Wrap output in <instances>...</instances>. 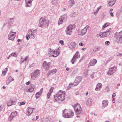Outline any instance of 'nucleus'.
Wrapping results in <instances>:
<instances>
[{
    "mask_svg": "<svg viewBox=\"0 0 122 122\" xmlns=\"http://www.w3.org/2000/svg\"><path fill=\"white\" fill-rule=\"evenodd\" d=\"M65 91H60L54 96L53 99L54 102H57L58 101H63L65 99Z\"/></svg>",
    "mask_w": 122,
    "mask_h": 122,
    "instance_id": "nucleus-1",
    "label": "nucleus"
},
{
    "mask_svg": "<svg viewBox=\"0 0 122 122\" xmlns=\"http://www.w3.org/2000/svg\"><path fill=\"white\" fill-rule=\"evenodd\" d=\"M37 34V30H33V29H30L28 30L27 33L26 38V40H28L31 38L34 39L36 36Z\"/></svg>",
    "mask_w": 122,
    "mask_h": 122,
    "instance_id": "nucleus-2",
    "label": "nucleus"
},
{
    "mask_svg": "<svg viewBox=\"0 0 122 122\" xmlns=\"http://www.w3.org/2000/svg\"><path fill=\"white\" fill-rule=\"evenodd\" d=\"M62 115L63 117L65 118H71L73 116V112L71 109H68L66 111L64 110Z\"/></svg>",
    "mask_w": 122,
    "mask_h": 122,
    "instance_id": "nucleus-3",
    "label": "nucleus"
},
{
    "mask_svg": "<svg viewBox=\"0 0 122 122\" xmlns=\"http://www.w3.org/2000/svg\"><path fill=\"white\" fill-rule=\"evenodd\" d=\"M49 24L48 20L45 19L41 17L40 19L39 25L41 27H46L49 25Z\"/></svg>",
    "mask_w": 122,
    "mask_h": 122,
    "instance_id": "nucleus-4",
    "label": "nucleus"
},
{
    "mask_svg": "<svg viewBox=\"0 0 122 122\" xmlns=\"http://www.w3.org/2000/svg\"><path fill=\"white\" fill-rule=\"evenodd\" d=\"M60 52V50L58 48L56 50H53L50 49L49 52V56L56 57L59 55Z\"/></svg>",
    "mask_w": 122,
    "mask_h": 122,
    "instance_id": "nucleus-5",
    "label": "nucleus"
},
{
    "mask_svg": "<svg viewBox=\"0 0 122 122\" xmlns=\"http://www.w3.org/2000/svg\"><path fill=\"white\" fill-rule=\"evenodd\" d=\"M80 55L79 51H77L71 60L70 61L72 64H74L77 61L78 59L80 57Z\"/></svg>",
    "mask_w": 122,
    "mask_h": 122,
    "instance_id": "nucleus-6",
    "label": "nucleus"
},
{
    "mask_svg": "<svg viewBox=\"0 0 122 122\" xmlns=\"http://www.w3.org/2000/svg\"><path fill=\"white\" fill-rule=\"evenodd\" d=\"M75 27V25L74 24L70 25H68L66 28L65 32L67 35H70L72 32V30Z\"/></svg>",
    "mask_w": 122,
    "mask_h": 122,
    "instance_id": "nucleus-7",
    "label": "nucleus"
},
{
    "mask_svg": "<svg viewBox=\"0 0 122 122\" xmlns=\"http://www.w3.org/2000/svg\"><path fill=\"white\" fill-rule=\"evenodd\" d=\"M73 107L77 114H80L81 113L82 111L81 108L79 104L76 103L74 106Z\"/></svg>",
    "mask_w": 122,
    "mask_h": 122,
    "instance_id": "nucleus-8",
    "label": "nucleus"
},
{
    "mask_svg": "<svg viewBox=\"0 0 122 122\" xmlns=\"http://www.w3.org/2000/svg\"><path fill=\"white\" fill-rule=\"evenodd\" d=\"M40 71L39 70H36L31 74V78L33 80H35L40 75Z\"/></svg>",
    "mask_w": 122,
    "mask_h": 122,
    "instance_id": "nucleus-9",
    "label": "nucleus"
},
{
    "mask_svg": "<svg viewBox=\"0 0 122 122\" xmlns=\"http://www.w3.org/2000/svg\"><path fill=\"white\" fill-rule=\"evenodd\" d=\"M117 68V67L115 66L110 68L107 73V75L108 76H111L116 71Z\"/></svg>",
    "mask_w": 122,
    "mask_h": 122,
    "instance_id": "nucleus-10",
    "label": "nucleus"
},
{
    "mask_svg": "<svg viewBox=\"0 0 122 122\" xmlns=\"http://www.w3.org/2000/svg\"><path fill=\"white\" fill-rule=\"evenodd\" d=\"M17 100L15 97H13L11 98L10 100L7 103V105L9 107L12 105L15 104Z\"/></svg>",
    "mask_w": 122,
    "mask_h": 122,
    "instance_id": "nucleus-11",
    "label": "nucleus"
},
{
    "mask_svg": "<svg viewBox=\"0 0 122 122\" xmlns=\"http://www.w3.org/2000/svg\"><path fill=\"white\" fill-rule=\"evenodd\" d=\"M16 33L14 32L12 30L10 31V33L8 35V39L12 41L14 40L16 36Z\"/></svg>",
    "mask_w": 122,
    "mask_h": 122,
    "instance_id": "nucleus-12",
    "label": "nucleus"
},
{
    "mask_svg": "<svg viewBox=\"0 0 122 122\" xmlns=\"http://www.w3.org/2000/svg\"><path fill=\"white\" fill-rule=\"evenodd\" d=\"M34 108L31 107H28L25 113L28 116H30L32 113L33 109Z\"/></svg>",
    "mask_w": 122,
    "mask_h": 122,
    "instance_id": "nucleus-13",
    "label": "nucleus"
},
{
    "mask_svg": "<svg viewBox=\"0 0 122 122\" xmlns=\"http://www.w3.org/2000/svg\"><path fill=\"white\" fill-rule=\"evenodd\" d=\"M35 87V86L33 84H31L29 87L25 89V91L27 92H32L34 91Z\"/></svg>",
    "mask_w": 122,
    "mask_h": 122,
    "instance_id": "nucleus-14",
    "label": "nucleus"
},
{
    "mask_svg": "<svg viewBox=\"0 0 122 122\" xmlns=\"http://www.w3.org/2000/svg\"><path fill=\"white\" fill-rule=\"evenodd\" d=\"M43 67L45 70H47L50 67V63H47L46 61H44L43 64Z\"/></svg>",
    "mask_w": 122,
    "mask_h": 122,
    "instance_id": "nucleus-15",
    "label": "nucleus"
},
{
    "mask_svg": "<svg viewBox=\"0 0 122 122\" xmlns=\"http://www.w3.org/2000/svg\"><path fill=\"white\" fill-rule=\"evenodd\" d=\"M82 79V77L81 76H79L77 77L74 81L73 85L74 86L77 85L81 81Z\"/></svg>",
    "mask_w": 122,
    "mask_h": 122,
    "instance_id": "nucleus-16",
    "label": "nucleus"
},
{
    "mask_svg": "<svg viewBox=\"0 0 122 122\" xmlns=\"http://www.w3.org/2000/svg\"><path fill=\"white\" fill-rule=\"evenodd\" d=\"M34 0H25V6L26 7H30L32 6V3Z\"/></svg>",
    "mask_w": 122,
    "mask_h": 122,
    "instance_id": "nucleus-17",
    "label": "nucleus"
},
{
    "mask_svg": "<svg viewBox=\"0 0 122 122\" xmlns=\"http://www.w3.org/2000/svg\"><path fill=\"white\" fill-rule=\"evenodd\" d=\"M89 26L88 25H86L83 29L82 30L81 32L80 35H83L85 34L87 31V30L88 29Z\"/></svg>",
    "mask_w": 122,
    "mask_h": 122,
    "instance_id": "nucleus-18",
    "label": "nucleus"
},
{
    "mask_svg": "<svg viewBox=\"0 0 122 122\" xmlns=\"http://www.w3.org/2000/svg\"><path fill=\"white\" fill-rule=\"evenodd\" d=\"M97 62V60L96 59H93L91 60L89 64L88 67H89L90 66H94L96 63Z\"/></svg>",
    "mask_w": 122,
    "mask_h": 122,
    "instance_id": "nucleus-19",
    "label": "nucleus"
},
{
    "mask_svg": "<svg viewBox=\"0 0 122 122\" xmlns=\"http://www.w3.org/2000/svg\"><path fill=\"white\" fill-rule=\"evenodd\" d=\"M93 100L91 98H89L87 99L86 102V103L87 105L90 106L92 104Z\"/></svg>",
    "mask_w": 122,
    "mask_h": 122,
    "instance_id": "nucleus-20",
    "label": "nucleus"
},
{
    "mask_svg": "<svg viewBox=\"0 0 122 122\" xmlns=\"http://www.w3.org/2000/svg\"><path fill=\"white\" fill-rule=\"evenodd\" d=\"M57 70L56 69H54L51 71H50L48 72L47 75L49 76L50 75H51L56 73L57 72Z\"/></svg>",
    "mask_w": 122,
    "mask_h": 122,
    "instance_id": "nucleus-21",
    "label": "nucleus"
},
{
    "mask_svg": "<svg viewBox=\"0 0 122 122\" xmlns=\"http://www.w3.org/2000/svg\"><path fill=\"white\" fill-rule=\"evenodd\" d=\"M68 7L69 8H71L74 4L75 2L73 0H71L69 1L67 3Z\"/></svg>",
    "mask_w": 122,
    "mask_h": 122,
    "instance_id": "nucleus-22",
    "label": "nucleus"
},
{
    "mask_svg": "<svg viewBox=\"0 0 122 122\" xmlns=\"http://www.w3.org/2000/svg\"><path fill=\"white\" fill-rule=\"evenodd\" d=\"M108 104V101L107 100H105L102 102V107L103 108H105L107 107Z\"/></svg>",
    "mask_w": 122,
    "mask_h": 122,
    "instance_id": "nucleus-23",
    "label": "nucleus"
},
{
    "mask_svg": "<svg viewBox=\"0 0 122 122\" xmlns=\"http://www.w3.org/2000/svg\"><path fill=\"white\" fill-rule=\"evenodd\" d=\"M118 36V41L119 42L122 43V30L119 33Z\"/></svg>",
    "mask_w": 122,
    "mask_h": 122,
    "instance_id": "nucleus-24",
    "label": "nucleus"
},
{
    "mask_svg": "<svg viewBox=\"0 0 122 122\" xmlns=\"http://www.w3.org/2000/svg\"><path fill=\"white\" fill-rule=\"evenodd\" d=\"M76 45V44L75 43L72 42L69 45V47L71 50H74L75 49Z\"/></svg>",
    "mask_w": 122,
    "mask_h": 122,
    "instance_id": "nucleus-25",
    "label": "nucleus"
},
{
    "mask_svg": "<svg viewBox=\"0 0 122 122\" xmlns=\"http://www.w3.org/2000/svg\"><path fill=\"white\" fill-rule=\"evenodd\" d=\"M54 89L53 87H51L50 89L49 92L47 94V97L48 99L49 98L51 95Z\"/></svg>",
    "mask_w": 122,
    "mask_h": 122,
    "instance_id": "nucleus-26",
    "label": "nucleus"
},
{
    "mask_svg": "<svg viewBox=\"0 0 122 122\" xmlns=\"http://www.w3.org/2000/svg\"><path fill=\"white\" fill-rule=\"evenodd\" d=\"M116 1V0H110L108 2L109 6H112L115 3Z\"/></svg>",
    "mask_w": 122,
    "mask_h": 122,
    "instance_id": "nucleus-27",
    "label": "nucleus"
},
{
    "mask_svg": "<svg viewBox=\"0 0 122 122\" xmlns=\"http://www.w3.org/2000/svg\"><path fill=\"white\" fill-rule=\"evenodd\" d=\"M102 84L100 83H99L97 85L96 87L95 88L96 91L99 90L102 87Z\"/></svg>",
    "mask_w": 122,
    "mask_h": 122,
    "instance_id": "nucleus-28",
    "label": "nucleus"
},
{
    "mask_svg": "<svg viewBox=\"0 0 122 122\" xmlns=\"http://www.w3.org/2000/svg\"><path fill=\"white\" fill-rule=\"evenodd\" d=\"M8 70V68L7 67L5 69H3L2 71V73L1 74L2 76H5Z\"/></svg>",
    "mask_w": 122,
    "mask_h": 122,
    "instance_id": "nucleus-29",
    "label": "nucleus"
},
{
    "mask_svg": "<svg viewBox=\"0 0 122 122\" xmlns=\"http://www.w3.org/2000/svg\"><path fill=\"white\" fill-rule=\"evenodd\" d=\"M60 1V0H52L51 3L52 5H56L58 4Z\"/></svg>",
    "mask_w": 122,
    "mask_h": 122,
    "instance_id": "nucleus-30",
    "label": "nucleus"
},
{
    "mask_svg": "<svg viewBox=\"0 0 122 122\" xmlns=\"http://www.w3.org/2000/svg\"><path fill=\"white\" fill-rule=\"evenodd\" d=\"M111 30V28H110L107 30L106 31L104 32L105 33L106 36H108L109 35Z\"/></svg>",
    "mask_w": 122,
    "mask_h": 122,
    "instance_id": "nucleus-31",
    "label": "nucleus"
},
{
    "mask_svg": "<svg viewBox=\"0 0 122 122\" xmlns=\"http://www.w3.org/2000/svg\"><path fill=\"white\" fill-rule=\"evenodd\" d=\"M102 7L101 6H100L99 7H98L97 10H94L93 13V14L95 15H96L98 12L99 10Z\"/></svg>",
    "mask_w": 122,
    "mask_h": 122,
    "instance_id": "nucleus-32",
    "label": "nucleus"
},
{
    "mask_svg": "<svg viewBox=\"0 0 122 122\" xmlns=\"http://www.w3.org/2000/svg\"><path fill=\"white\" fill-rule=\"evenodd\" d=\"M99 35L101 37H104L106 36L104 32H100L99 34Z\"/></svg>",
    "mask_w": 122,
    "mask_h": 122,
    "instance_id": "nucleus-33",
    "label": "nucleus"
},
{
    "mask_svg": "<svg viewBox=\"0 0 122 122\" xmlns=\"http://www.w3.org/2000/svg\"><path fill=\"white\" fill-rule=\"evenodd\" d=\"M60 18H62V19L64 21L67 19V15L66 14H64L62 16H61Z\"/></svg>",
    "mask_w": 122,
    "mask_h": 122,
    "instance_id": "nucleus-34",
    "label": "nucleus"
},
{
    "mask_svg": "<svg viewBox=\"0 0 122 122\" xmlns=\"http://www.w3.org/2000/svg\"><path fill=\"white\" fill-rule=\"evenodd\" d=\"M17 114V112L16 111H15L12 112L11 114V115L13 117H15Z\"/></svg>",
    "mask_w": 122,
    "mask_h": 122,
    "instance_id": "nucleus-35",
    "label": "nucleus"
},
{
    "mask_svg": "<svg viewBox=\"0 0 122 122\" xmlns=\"http://www.w3.org/2000/svg\"><path fill=\"white\" fill-rule=\"evenodd\" d=\"M63 21L62 19V18L60 17L58 22V24L59 25L60 24H62L63 23Z\"/></svg>",
    "mask_w": 122,
    "mask_h": 122,
    "instance_id": "nucleus-36",
    "label": "nucleus"
},
{
    "mask_svg": "<svg viewBox=\"0 0 122 122\" xmlns=\"http://www.w3.org/2000/svg\"><path fill=\"white\" fill-rule=\"evenodd\" d=\"M76 15V13L75 12H72L70 15V16L72 17H74Z\"/></svg>",
    "mask_w": 122,
    "mask_h": 122,
    "instance_id": "nucleus-37",
    "label": "nucleus"
},
{
    "mask_svg": "<svg viewBox=\"0 0 122 122\" xmlns=\"http://www.w3.org/2000/svg\"><path fill=\"white\" fill-rule=\"evenodd\" d=\"M11 56H12L16 57L18 54L17 52H14L13 53H12L11 54Z\"/></svg>",
    "mask_w": 122,
    "mask_h": 122,
    "instance_id": "nucleus-38",
    "label": "nucleus"
},
{
    "mask_svg": "<svg viewBox=\"0 0 122 122\" xmlns=\"http://www.w3.org/2000/svg\"><path fill=\"white\" fill-rule=\"evenodd\" d=\"M109 25V24L108 23H106L103 26L102 29H104L106 27Z\"/></svg>",
    "mask_w": 122,
    "mask_h": 122,
    "instance_id": "nucleus-39",
    "label": "nucleus"
},
{
    "mask_svg": "<svg viewBox=\"0 0 122 122\" xmlns=\"http://www.w3.org/2000/svg\"><path fill=\"white\" fill-rule=\"evenodd\" d=\"M41 94V93H38V92H37L36 93V98H39L40 96V95Z\"/></svg>",
    "mask_w": 122,
    "mask_h": 122,
    "instance_id": "nucleus-40",
    "label": "nucleus"
},
{
    "mask_svg": "<svg viewBox=\"0 0 122 122\" xmlns=\"http://www.w3.org/2000/svg\"><path fill=\"white\" fill-rule=\"evenodd\" d=\"M73 84L72 83H71L69 84V86L67 87V89H70L72 87Z\"/></svg>",
    "mask_w": 122,
    "mask_h": 122,
    "instance_id": "nucleus-41",
    "label": "nucleus"
},
{
    "mask_svg": "<svg viewBox=\"0 0 122 122\" xmlns=\"http://www.w3.org/2000/svg\"><path fill=\"white\" fill-rule=\"evenodd\" d=\"M59 42L62 45H64V41L62 40H60L59 41Z\"/></svg>",
    "mask_w": 122,
    "mask_h": 122,
    "instance_id": "nucleus-42",
    "label": "nucleus"
},
{
    "mask_svg": "<svg viewBox=\"0 0 122 122\" xmlns=\"http://www.w3.org/2000/svg\"><path fill=\"white\" fill-rule=\"evenodd\" d=\"M7 79L9 80V81H10L11 82L13 81L14 80V79L10 76Z\"/></svg>",
    "mask_w": 122,
    "mask_h": 122,
    "instance_id": "nucleus-43",
    "label": "nucleus"
},
{
    "mask_svg": "<svg viewBox=\"0 0 122 122\" xmlns=\"http://www.w3.org/2000/svg\"><path fill=\"white\" fill-rule=\"evenodd\" d=\"M14 117L12 116L11 115L9 116V118L8 119V120L10 121H12L13 118Z\"/></svg>",
    "mask_w": 122,
    "mask_h": 122,
    "instance_id": "nucleus-44",
    "label": "nucleus"
},
{
    "mask_svg": "<svg viewBox=\"0 0 122 122\" xmlns=\"http://www.w3.org/2000/svg\"><path fill=\"white\" fill-rule=\"evenodd\" d=\"M109 88L108 86H107L106 87L105 89V92H108L109 91Z\"/></svg>",
    "mask_w": 122,
    "mask_h": 122,
    "instance_id": "nucleus-45",
    "label": "nucleus"
},
{
    "mask_svg": "<svg viewBox=\"0 0 122 122\" xmlns=\"http://www.w3.org/2000/svg\"><path fill=\"white\" fill-rule=\"evenodd\" d=\"M110 44V42L109 41H106L105 43V45L107 46H108Z\"/></svg>",
    "mask_w": 122,
    "mask_h": 122,
    "instance_id": "nucleus-46",
    "label": "nucleus"
},
{
    "mask_svg": "<svg viewBox=\"0 0 122 122\" xmlns=\"http://www.w3.org/2000/svg\"><path fill=\"white\" fill-rule=\"evenodd\" d=\"M84 74L86 75H87L88 74V71L87 70H85L84 71Z\"/></svg>",
    "mask_w": 122,
    "mask_h": 122,
    "instance_id": "nucleus-47",
    "label": "nucleus"
},
{
    "mask_svg": "<svg viewBox=\"0 0 122 122\" xmlns=\"http://www.w3.org/2000/svg\"><path fill=\"white\" fill-rule=\"evenodd\" d=\"M25 102H19L18 103L19 104H20V105H23L25 104Z\"/></svg>",
    "mask_w": 122,
    "mask_h": 122,
    "instance_id": "nucleus-48",
    "label": "nucleus"
},
{
    "mask_svg": "<svg viewBox=\"0 0 122 122\" xmlns=\"http://www.w3.org/2000/svg\"><path fill=\"white\" fill-rule=\"evenodd\" d=\"M112 59V58H110L109 59L107 60V61L106 62V64L108 63L110 61H111Z\"/></svg>",
    "mask_w": 122,
    "mask_h": 122,
    "instance_id": "nucleus-49",
    "label": "nucleus"
},
{
    "mask_svg": "<svg viewBox=\"0 0 122 122\" xmlns=\"http://www.w3.org/2000/svg\"><path fill=\"white\" fill-rule=\"evenodd\" d=\"M10 82V81L7 79L6 81V84L7 85H8Z\"/></svg>",
    "mask_w": 122,
    "mask_h": 122,
    "instance_id": "nucleus-50",
    "label": "nucleus"
},
{
    "mask_svg": "<svg viewBox=\"0 0 122 122\" xmlns=\"http://www.w3.org/2000/svg\"><path fill=\"white\" fill-rule=\"evenodd\" d=\"M22 57L20 59V61L22 63H23L24 61H25L24 60V58H23Z\"/></svg>",
    "mask_w": 122,
    "mask_h": 122,
    "instance_id": "nucleus-51",
    "label": "nucleus"
},
{
    "mask_svg": "<svg viewBox=\"0 0 122 122\" xmlns=\"http://www.w3.org/2000/svg\"><path fill=\"white\" fill-rule=\"evenodd\" d=\"M29 57V56H26L25 58H24V60L25 61H27V60L28 59Z\"/></svg>",
    "mask_w": 122,
    "mask_h": 122,
    "instance_id": "nucleus-52",
    "label": "nucleus"
},
{
    "mask_svg": "<svg viewBox=\"0 0 122 122\" xmlns=\"http://www.w3.org/2000/svg\"><path fill=\"white\" fill-rule=\"evenodd\" d=\"M35 63H33L30 66V67H34L35 65Z\"/></svg>",
    "mask_w": 122,
    "mask_h": 122,
    "instance_id": "nucleus-53",
    "label": "nucleus"
},
{
    "mask_svg": "<svg viewBox=\"0 0 122 122\" xmlns=\"http://www.w3.org/2000/svg\"><path fill=\"white\" fill-rule=\"evenodd\" d=\"M9 20H10V21H11V22H13V21L14 20V18H10L9 19Z\"/></svg>",
    "mask_w": 122,
    "mask_h": 122,
    "instance_id": "nucleus-54",
    "label": "nucleus"
},
{
    "mask_svg": "<svg viewBox=\"0 0 122 122\" xmlns=\"http://www.w3.org/2000/svg\"><path fill=\"white\" fill-rule=\"evenodd\" d=\"M43 88H41V89L40 91L39 92H38V93H41L42 94V92L43 91Z\"/></svg>",
    "mask_w": 122,
    "mask_h": 122,
    "instance_id": "nucleus-55",
    "label": "nucleus"
},
{
    "mask_svg": "<svg viewBox=\"0 0 122 122\" xmlns=\"http://www.w3.org/2000/svg\"><path fill=\"white\" fill-rule=\"evenodd\" d=\"M84 59L83 57H82L79 61V62H80L82 61Z\"/></svg>",
    "mask_w": 122,
    "mask_h": 122,
    "instance_id": "nucleus-56",
    "label": "nucleus"
},
{
    "mask_svg": "<svg viewBox=\"0 0 122 122\" xmlns=\"http://www.w3.org/2000/svg\"><path fill=\"white\" fill-rule=\"evenodd\" d=\"M79 45L80 46H83L84 45V44L82 43V42H81V43H79Z\"/></svg>",
    "mask_w": 122,
    "mask_h": 122,
    "instance_id": "nucleus-57",
    "label": "nucleus"
},
{
    "mask_svg": "<svg viewBox=\"0 0 122 122\" xmlns=\"http://www.w3.org/2000/svg\"><path fill=\"white\" fill-rule=\"evenodd\" d=\"M110 15L111 16L113 17L114 16L113 13L110 12Z\"/></svg>",
    "mask_w": 122,
    "mask_h": 122,
    "instance_id": "nucleus-58",
    "label": "nucleus"
},
{
    "mask_svg": "<svg viewBox=\"0 0 122 122\" xmlns=\"http://www.w3.org/2000/svg\"><path fill=\"white\" fill-rule=\"evenodd\" d=\"M95 73H93V74H91V77L92 78H93V77H94V74Z\"/></svg>",
    "mask_w": 122,
    "mask_h": 122,
    "instance_id": "nucleus-59",
    "label": "nucleus"
},
{
    "mask_svg": "<svg viewBox=\"0 0 122 122\" xmlns=\"http://www.w3.org/2000/svg\"><path fill=\"white\" fill-rule=\"evenodd\" d=\"M116 94L115 93H114L112 94V98H114V97L115 96Z\"/></svg>",
    "mask_w": 122,
    "mask_h": 122,
    "instance_id": "nucleus-60",
    "label": "nucleus"
},
{
    "mask_svg": "<svg viewBox=\"0 0 122 122\" xmlns=\"http://www.w3.org/2000/svg\"><path fill=\"white\" fill-rule=\"evenodd\" d=\"M117 56H122V53H119L117 55Z\"/></svg>",
    "mask_w": 122,
    "mask_h": 122,
    "instance_id": "nucleus-61",
    "label": "nucleus"
},
{
    "mask_svg": "<svg viewBox=\"0 0 122 122\" xmlns=\"http://www.w3.org/2000/svg\"><path fill=\"white\" fill-rule=\"evenodd\" d=\"M30 81H28L26 82V84L27 85H28L30 83Z\"/></svg>",
    "mask_w": 122,
    "mask_h": 122,
    "instance_id": "nucleus-62",
    "label": "nucleus"
},
{
    "mask_svg": "<svg viewBox=\"0 0 122 122\" xmlns=\"http://www.w3.org/2000/svg\"><path fill=\"white\" fill-rule=\"evenodd\" d=\"M2 107L1 106H0V112L2 111Z\"/></svg>",
    "mask_w": 122,
    "mask_h": 122,
    "instance_id": "nucleus-63",
    "label": "nucleus"
},
{
    "mask_svg": "<svg viewBox=\"0 0 122 122\" xmlns=\"http://www.w3.org/2000/svg\"><path fill=\"white\" fill-rule=\"evenodd\" d=\"M113 99L112 100V102L113 103H114L115 102V99L114 98H112Z\"/></svg>",
    "mask_w": 122,
    "mask_h": 122,
    "instance_id": "nucleus-64",
    "label": "nucleus"
}]
</instances>
